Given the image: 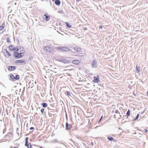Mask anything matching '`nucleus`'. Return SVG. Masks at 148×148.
<instances>
[{"instance_id": "nucleus-63", "label": "nucleus", "mask_w": 148, "mask_h": 148, "mask_svg": "<svg viewBox=\"0 0 148 148\" xmlns=\"http://www.w3.org/2000/svg\"><path fill=\"white\" fill-rule=\"evenodd\" d=\"M53 1H54L55 0H52Z\"/></svg>"}, {"instance_id": "nucleus-30", "label": "nucleus", "mask_w": 148, "mask_h": 148, "mask_svg": "<svg viewBox=\"0 0 148 148\" xmlns=\"http://www.w3.org/2000/svg\"><path fill=\"white\" fill-rule=\"evenodd\" d=\"M25 145L26 146H27V148H32L31 147V145H29V143H27V144H26V143L25 144Z\"/></svg>"}, {"instance_id": "nucleus-47", "label": "nucleus", "mask_w": 148, "mask_h": 148, "mask_svg": "<svg viewBox=\"0 0 148 148\" xmlns=\"http://www.w3.org/2000/svg\"><path fill=\"white\" fill-rule=\"evenodd\" d=\"M144 130L145 131L146 133H147L148 132V130L147 129H145Z\"/></svg>"}, {"instance_id": "nucleus-35", "label": "nucleus", "mask_w": 148, "mask_h": 148, "mask_svg": "<svg viewBox=\"0 0 148 148\" xmlns=\"http://www.w3.org/2000/svg\"><path fill=\"white\" fill-rule=\"evenodd\" d=\"M34 86V84H31V85H29V87H28V88H32Z\"/></svg>"}, {"instance_id": "nucleus-9", "label": "nucleus", "mask_w": 148, "mask_h": 148, "mask_svg": "<svg viewBox=\"0 0 148 148\" xmlns=\"http://www.w3.org/2000/svg\"><path fill=\"white\" fill-rule=\"evenodd\" d=\"M58 50L60 52H64L65 51V47H57Z\"/></svg>"}, {"instance_id": "nucleus-22", "label": "nucleus", "mask_w": 148, "mask_h": 148, "mask_svg": "<svg viewBox=\"0 0 148 148\" xmlns=\"http://www.w3.org/2000/svg\"><path fill=\"white\" fill-rule=\"evenodd\" d=\"M42 107L43 108H46L47 107V104L46 103H42L41 104Z\"/></svg>"}, {"instance_id": "nucleus-31", "label": "nucleus", "mask_w": 148, "mask_h": 148, "mask_svg": "<svg viewBox=\"0 0 148 148\" xmlns=\"http://www.w3.org/2000/svg\"><path fill=\"white\" fill-rule=\"evenodd\" d=\"M139 114L138 113L137 114V116L133 120V121H135L136 120H137L139 118Z\"/></svg>"}, {"instance_id": "nucleus-15", "label": "nucleus", "mask_w": 148, "mask_h": 148, "mask_svg": "<svg viewBox=\"0 0 148 148\" xmlns=\"http://www.w3.org/2000/svg\"><path fill=\"white\" fill-rule=\"evenodd\" d=\"M50 47L48 46H45L43 48V49L49 52L50 51Z\"/></svg>"}, {"instance_id": "nucleus-3", "label": "nucleus", "mask_w": 148, "mask_h": 148, "mask_svg": "<svg viewBox=\"0 0 148 148\" xmlns=\"http://www.w3.org/2000/svg\"><path fill=\"white\" fill-rule=\"evenodd\" d=\"M25 60H17L15 61V62L16 63H21L20 65L23 64L25 65L26 64V62L25 61Z\"/></svg>"}, {"instance_id": "nucleus-57", "label": "nucleus", "mask_w": 148, "mask_h": 148, "mask_svg": "<svg viewBox=\"0 0 148 148\" xmlns=\"http://www.w3.org/2000/svg\"><path fill=\"white\" fill-rule=\"evenodd\" d=\"M99 85H100V86H102V85H103V84H99Z\"/></svg>"}, {"instance_id": "nucleus-40", "label": "nucleus", "mask_w": 148, "mask_h": 148, "mask_svg": "<svg viewBox=\"0 0 148 148\" xmlns=\"http://www.w3.org/2000/svg\"><path fill=\"white\" fill-rule=\"evenodd\" d=\"M58 12H59L60 13H64V12H63V11L62 10H61L58 11Z\"/></svg>"}, {"instance_id": "nucleus-11", "label": "nucleus", "mask_w": 148, "mask_h": 148, "mask_svg": "<svg viewBox=\"0 0 148 148\" xmlns=\"http://www.w3.org/2000/svg\"><path fill=\"white\" fill-rule=\"evenodd\" d=\"M16 67L14 66H10L8 67V70L10 71H13L15 70Z\"/></svg>"}, {"instance_id": "nucleus-27", "label": "nucleus", "mask_w": 148, "mask_h": 148, "mask_svg": "<svg viewBox=\"0 0 148 148\" xmlns=\"http://www.w3.org/2000/svg\"><path fill=\"white\" fill-rule=\"evenodd\" d=\"M65 23L66 24V26L68 28H70L71 27V25L70 23L68 22H66Z\"/></svg>"}, {"instance_id": "nucleus-45", "label": "nucleus", "mask_w": 148, "mask_h": 148, "mask_svg": "<svg viewBox=\"0 0 148 148\" xmlns=\"http://www.w3.org/2000/svg\"><path fill=\"white\" fill-rule=\"evenodd\" d=\"M129 88L130 89H131L132 88V87L131 86L129 85L128 86Z\"/></svg>"}, {"instance_id": "nucleus-24", "label": "nucleus", "mask_w": 148, "mask_h": 148, "mask_svg": "<svg viewBox=\"0 0 148 148\" xmlns=\"http://www.w3.org/2000/svg\"><path fill=\"white\" fill-rule=\"evenodd\" d=\"M60 102L61 103V105L62 106V110H64V109H65V106H64V103L62 101L61 102L60 101Z\"/></svg>"}, {"instance_id": "nucleus-29", "label": "nucleus", "mask_w": 148, "mask_h": 148, "mask_svg": "<svg viewBox=\"0 0 148 148\" xmlns=\"http://www.w3.org/2000/svg\"><path fill=\"white\" fill-rule=\"evenodd\" d=\"M15 79L18 80L19 79L20 77L18 75H16L14 77Z\"/></svg>"}, {"instance_id": "nucleus-34", "label": "nucleus", "mask_w": 148, "mask_h": 148, "mask_svg": "<svg viewBox=\"0 0 148 148\" xmlns=\"http://www.w3.org/2000/svg\"><path fill=\"white\" fill-rule=\"evenodd\" d=\"M10 78L12 79H15L14 76L12 74H11L10 76Z\"/></svg>"}, {"instance_id": "nucleus-21", "label": "nucleus", "mask_w": 148, "mask_h": 148, "mask_svg": "<svg viewBox=\"0 0 148 148\" xmlns=\"http://www.w3.org/2000/svg\"><path fill=\"white\" fill-rule=\"evenodd\" d=\"M5 26V23L4 22L2 25L0 26V31H1L3 29Z\"/></svg>"}, {"instance_id": "nucleus-50", "label": "nucleus", "mask_w": 148, "mask_h": 148, "mask_svg": "<svg viewBox=\"0 0 148 148\" xmlns=\"http://www.w3.org/2000/svg\"><path fill=\"white\" fill-rule=\"evenodd\" d=\"M50 2V5L51 6H52V3H51V1H49Z\"/></svg>"}, {"instance_id": "nucleus-44", "label": "nucleus", "mask_w": 148, "mask_h": 148, "mask_svg": "<svg viewBox=\"0 0 148 148\" xmlns=\"http://www.w3.org/2000/svg\"><path fill=\"white\" fill-rule=\"evenodd\" d=\"M34 129V128L33 127H30L29 128L30 130H33Z\"/></svg>"}, {"instance_id": "nucleus-4", "label": "nucleus", "mask_w": 148, "mask_h": 148, "mask_svg": "<svg viewBox=\"0 0 148 148\" xmlns=\"http://www.w3.org/2000/svg\"><path fill=\"white\" fill-rule=\"evenodd\" d=\"M75 84H75H72L73 88L75 89H77V90H79L80 89H81V88L80 87L81 85H78L77 84Z\"/></svg>"}, {"instance_id": "nucleus-36", "label": "nucleus", "mask_w": 148, "mask_h": 148, "mask_svg": "<svg viewBox=\"0 0 148 148\" xmlns=\"http://www.w3.org/2000/svg\"><path fill=\"white\" fill-rule=\"evenodd\" d=\"M6 41L10 43L11 42L10 39L9 38H8L6 39Z\"/></svg>"}, {"instance_id": "nucleus-23", "label": "nucleus", "mask_w": 148, "mask_h": 148, "mask_svg": "<svg viewBox=\"0 0 148 148\" xmlns=\"http://www.w3.org/2000/svg\"><path fill=\"white\" fill-rule=\"evenodd\" d=\"M74 112H75V116H76L77 114V115H78L80 113V112L77 110H75L74 111Z\"/></svg>"}, {"instance_id": "nucleus-20", "label": "nucleus", "mask_w": 148, "mask_h": 148, "mask_svg": "<svg viewBox=\"0 0 148 148\" xmlns=\"http://www.w3.org/2000/svg\"><path fill=\"white\" fill-rule=\"evenodd\" d=\"M130 109H128V111H127L126 115L124 116L125 117L127 116V118L128 119V117L130 115Z\"/></svg>"}, {"instance_id": "nucleus-54", "label": "nucleus", "mask_w": 148, "mask_h": 148, "mask_svg": "<svg viewBox=\"0 0 148 148\" xmlns=\"http://www.w3.org/2000/svg\"><path fill=\"white\" fill-rule=\"evenodd\" d=\"M146 95H147V96H148V91H147V92Z\"/></svg>"}, {"instance_id": "nucleus-48", "label": "nucleus", "mask_w": 148, "mask_h": 148, "mask_svg": "<svg viewBox=\"0 0 148 148\" xmlns=\"http://www.w3.org/2000/svg\"><path fill=\"white\" fill-rule=\"evenodd\" d=\"M29 84H26V86H27H27H28V87H29Z\"/></svg>"}, {"instance_id": "nucleus-28", "label": "nucleus", "mask_w": 148, "mask_h": 148, "mask_svg": "<svg viewBox=\"0 0 148 148\" xmlns=\"http://www.w3.org/2000/svg\"><path fill=\"white\" fill-rule=\"evenodd\" d=\"M13 46L12 45H10L9 46V49L11 51H13V50L12 49H13Z\"/></svg>"}, {"instance_id": "nucleus-61", "label": "nucleus", "mask_w": 148, "mask_h": 148, "mask_svg": "<svg viewBox=\"0 0 148 148\" xmlns=\"http://www.w3.org/2000/svg\"><path fill=\"white\" fill-rule=\"evenodd\" d=\"M39 148H43L42 147H40Z\"/></svg>"}, {"instance_id": "nucleus-60", "label": "nucleus", "mask_w": 148, "mask_h": 148, "mask_svg": "<svg viewBox=\"0 0 148 148\" xmlns=\"http://www.w3.org/2000/svg\"><path fill=\"white\" fill-rule=\"evenodd\" d=\"M143 113H144V112H141V114H143Z\"/></svg>"}, {"instance_id": "nucleus-46", "label": "nucleus", "mask_w": 148, "mask_h": 148, "mask_svg": "<svg viewBox=\"0 0 148 148\" xmlns=\"http://www.w3.org/2000/svg\"><path fill=\"white\" fill-rule=\"evenodd\" d=\"M65 112L66 113V119L67 120L68 119H67V114H66V111Z\"/></svg>"}, {"instance_id": "nucleus-16", "label": "nucleus", "mask_w": 148, "mask_h": 148, "mask_svg": "<svg viewBox=\"0 0 148 148\" xmlns=\"http://www.w3.org/2000/svg\"><path fill=\"white\" fill-rule=\"evenodd\" d=\"M60 3L61 2L60 0H55V3L56 5H60Z\"/></svg>"}, {"instance_id": "nucleus-14", "label": "nucleus", "mask_w": 148, "mask_h": 148, "mask_svg": "<svg viewBox=\"0 0 148 148\" xmlns=\"http://www.w3.org/2000/svg\"><path fill=\"white\" fill-rule=\"evenodd\" d=\"M12 135V133L11 132L8 133L5 136V138H10Z\"/></svg>"}, {"instance_id": "nucleus-38", "label": "nucleus", "mask_w": 148, "mask_h": 148, "mask_svg": "<svg viewBox=\"0 0 148 148\" xmlns=\"http://www.w3.org/2000/svg\"><path fill=\"white\" fill-rule=\"evenodd\" d=\"M28 138L26 137L25 138V143H26V144H27V143L28 142Z\"/></svg>"}, {"instance_id": "nucleus-13", "label": "nucleus", "mask_w": 148, "mask_h": 148, "mask_svg": "<svg viewBox=\"0 0 148 148\" xmlns=\"http://www.w3.org/2000/svg\"><path fill=\"white\" fill-rule=\"evenodd\" d=\"M94 82H95L98 83V82H99V76H97V77H94Z\"/></svg>"}, {"instance_id": "nucleus-17", "label": "nucleus", "mask_w": 148, "mask_h": 148, "mask_svg": "<svg viewBox=\"0 0 148 148\" xmlns=\"http://www.w3.org/2000/svg\"><path fill=\"white\" fill-rule=\"evenodd\" d=\"M66 95L68 96H70L71 97H72L73 94L71 92L69 91H66Z\"/></svg>"}, {"instance_id": "nucleus-12", "label": "nucleus", "mask_w": 148, "mask_h": 148, "mask_svg": "<svg viewBox=\"0 0 148 148\" xmlns=\"http://www.w3.org/2000/svg\"><path fill=\"white\" fill-rule=\"evenodd\" d=\"M21 49V48L20 47V46H17V47H13V49H12L13 51H16V52H18L19 49Z\"/></svg>"}, {"instance_id": "nucleus-10", "label": "nucleus", "mask_w": 148, "mask_h": 148, "mask_svg": "<svg viewBox=\"0 0 148 148\" xmlns=\"http://www.w3.org/2000/svg\"><path fill=\"white\" fill-rule=\"evenodd\" d=\"M72 63L74 64L78 65L80 63V62L78 60H75L73 61Z\"/></svg>"}, {"instance_id": "nucleus-18", "label": "nucleus", "mask_w": 148, "mask_h": 148, "mask_svg": "<svg viewBox=\"0 0 148 148\" xmlns=\"http://www.w3.org/2000/svg\"><path fill=\"white\" fill-rule=\"evenodd\" d=\"M97 64V62L95 60L93 61L92 63V67L96 66Z\"/></svg>"}, {"instance_id": "nucleus-59", "label": "nucleus", "mask_w": 148, "mask_h": 148, "mask_svg": "<svg viewBox=\"0 0 148 148\" xmlns=\"http://www.w3.org/2000/svg\"><path fill=\"white\" fill-rule=\"evenodd\" d=\"M13 148H18V147H13Z\"/></svg>"}, {"instance_id": "nucleus-6", "label": "nucleus", "mask_w": 148, "mask_h": 148, "mask_svg": "<svg viewBox=\"0 0 148 148\" xmlns=\"http://www.w3.org/2000/svg\"><path fill=\"white\" fill-rule=\"evenodd\" d=\"M74 52H80L82 51V49L79 47H76L73 48Z\"/></svg>"}, {"instance_id": "nucleus-7", "label": "nucleus", "mask_w": 148, "mask_h": 148, "mask_svg": "<svg viewBox=\"0 0 148 148\" xmlns=\"http://www.w3.org/2000/svg\"><path fill=\"white\" fill-rule=\"evenodd\" d=\"M72 126L71 124H68L67 122L66 124V129L67 130H69L71 128Z\"/></svg>"}, {"instance_id": "nucleus-51", "label": "nucleus", "mask_w": 148, "mask_h": 148, "mask_svg": "<svg viewBox=\"0 0 148 148\" xmlns=\"http://www.w3.org/2000/svg\"><path fill=\"white\" fill-rule=\"evenodd\" d=\"M49 114L50 116H51L52 115V114L50 113V112H49Z\"/></svg>"}, {"instance_id": "nucleus-33", "label": "nucleus", "mask_w": 148, "mask_h": 148, "mask_svg": "<svg viewBox=\"0 0 148 148\" xmlns=\"http://www.w3.org/2000/svg\"><path fill=\"white\" fill-rule=\"evenodd\" d=\"M4 50H5L6 51V53L7 54V55L8 56H11V54H10L9 52L6 49H4Z\"/></svg>"}, {"instance_id": "nucleus-39", "label": "nucleus", "mask_w": 148, "mask_h": 148, "mask_svg": "<svg viewBox=\"0 0 148 148\" xmlns=\"http://www.w3.org/2000/svg\"><path fill=\"white\" fill-rule=\"evenodd\" d=\"M103 116H102L101 118H100V119L99 120V121H98V123H99L101 121V120L102 119V118H103Z\"/></svg>"}, {"instance_id": "nucleus-58", "label": "nucleus", "mask_w": 148, "mask_h": 148, "mask_svg": "<svg viewBox=\"0 0 148 148\" xmlns=\"http://www.w3.org/2000/svg\"><path fill=\"white\" fill-rule=\"evenodd\" d=\"M21 48V49H21V50H23V49H22V47H20Z\"/></svg>"}, {"instance_id": "nucleus-25", "label": "nucleus", "mask_w": 148, "mask_h": 148, "mask_svg": "<svg viewBox=\"0 0 148 148\" xmlns=\"http://www.w3.org/2000/svg\"><path fill=\"white\" fill-rule=\"evenodd\" d=\"M22 49H23V50H20V53H21V55H22L23 56L24 55V53L25 52V51H24V49L23 47H22Z\"/></svg>"}, {"instance_id": "nucleus-37", "label": "nucleus", "mask_w": 148, "mask_h": 148, "mask_svg": "<svg viewBox=\"0 0 148 148\" xmlns=\"http://www.w3.org/2000/svg\"><path fill=\"white\" fill-rule=\"evenodd\" d=\"M44 111V108H42L41 109L40 111L42 113V114H43Z\"/></svg>"}, {"instance_id": "nucleus-49", "label": "nucleus", "mask_w": 148, "mask_h": 148, "mask_svg": "<svg viewBox=\"0 0 148 148\" xmlns=\"http://www.w3.org/2000/svg\"><path fill=\"white\" fill-rule=\"evenodd\" d=\"M99 28H100V29H102L103 27H102V26H99Z\"/></svg>"}, {"instance_id": "nucleus-43", "label": "nucleus", "mask_w": 148, "mask_h": 148, "mask_svg": "<svg viewBox=\"0 0 148 148\" xmlns=\"http://www.w3.org/2000/svg\"><path fill=\"white\" fill-rule=\"evenodd\" d=\"M118 112H119V111L118 110H116L115 111V113H116V114H117L118 113Z\"/></svg>"}, {"instance_id": "nucleus-56", "label": "nucleus", "mask_w": 148, "mask_h": 148, "mask_svg": "<svg viewBox=\"0 0 148 148\" xmlns=\"http://www.w3.org/2000/svg\"><path fill=\"white\" fill-rule=\"evenodd\" d=\"M25 87H23V92H24V89H25Z\"/></svg>"}, {"instance_id": "nucleus-8", "label": "nucleus", "mask_w": 148, "mask_h": 148, "mask_svg": "<svg viewBox=\"0 0 148 148\" xmlns=\"http://www.w3.org/2000/svg\"><path fill=\"white\" fill-rule=\"evenodd\" d=\"M44 16L45 17V19L46 21H47L49 20L50 15H49L47 13H45Z\"/></svg>"}, {"instance_id": "nucleus-32", "label": "nucleus", "mask_w": 148, "mask_h": 148, "mask_svg": "<svg viewBox=\"0 0 148 148\" xmlns=\"http://www.w3.org/2000/svg\"><path fill=\"white\" fill-rule=\"evenodd\" d=\"M136 70L137 71L138 73L140 71V67L138 66H136Z\"/></svg>"}, {"instance_id": "nucleus-55", "label": "nucleus", "mask_w": 148, "mask_h": 148, "mask_svg": "<svg viewBox=\"0 0 148 148\" xmlns=\"http://www.w3.org/2000/svg\"><path fill=\"white\" fill-rule=\"evenodd\" d=\"M133 95H134L135 96H136V94H134V92L133 93Z\"/></svg>"}, {"instance_id": "nucleus-42", "label": "nucleus", "mask_w": 148, "mask_h": 148, "mask_svg": "<svg viewBox=\"0 0 148 148\" xmlns=\"http://www.w3.org/2000/svg\"><path fill=\"white\" fill-rule=\"evenodd\" d=\"M61 32H62V33H60L62 35H64V34H65V33L64 32H62V31H61Z\"/></svg>"}, {"instance_id": "nucleus-1", "label": "nucleus", "mask_w": 148, "mask_h": 148, "mask_svg": "<svg viewBox=\"0 0 148 148\" xmlns=\"http://www.w3.org/2000/svg\"><path fill=\"white\" fill-rule=\"evenodd\" d=\"M14 53L13 56H14V58L19 59L23 57L21 53H18V52L14 51Z\"/></svg>"}, {"instance_id": "nucleus-64", "label": "nucleus", "mask_w": 148, "mask_h": 148, "mask_svg": "<svg viewBox=\"0 0 148 148\" xmlns=\"http://www.w3.org/2000/svg\"><path fill=\"white\" fill-rule=\"evenodd\" d=\"M10 148H12V147H11Z\"/></svg>"}, {"instance_id": "nucleus-53", "label": "nucleus", "mask_w": 148, "mask_h": 148, "mask_svg": "<svg viewBox=\"0 0 148 148\" xmlns=\"http://www.w3.org/2000/svg\"><path fill=\"white\" fill-rule=\"evenodd\" d=\"M91 144H92V145H94V143H93V142H92L91 143Z\"/></svg>"}, {"instance_id": "nucleus-19", "label": "nucleus", "mask_w": 148, "mask_h": 148, "mask_svg": "<svg viewBox=\"0 0 148 148\" xmlns=\"http://www.w3.org/2000/svg\"><path fill=\"white\" fill-rule=\"evenodd\" d=\"M50 103H51V105L52 104H53L56 103V101L55 99L54 100H53V99H51V100L49 101Z\"/></svg>"}, {"instance_id": "nucleus-41", "label": "nucleus", "mask_w": 148, "mask_h": 148, "mask_svg": "<svg viewBox=\"0 0 148 148\" xmlns=\"http://www.w3.org/2000/svg\"><path fill=\"white\" fill-rule=\"evenodd\" d=\"M46 94L45 93H43L42 94V93H41V95L42 97H43L44 96H45Z\"/></svg>"}, {"instance_id": "nucleus-52", "label": "nucleus", "mask_w": 148, "mask_h": 148, "mask_svg": "<svg viewBox=\"0 0 148 148\" xmlns=\"http://www.w3.org/2000/svg\"><path fill=\"white\" fill-rule=\"evenodd\" d=\"M59 143H60L62 144H64V143H62V142H59Z\"/></svg>"}, {"instance_id": "nucleus-26", "label": "nucleus", "mask_w": 148, "mask_h": 148, "mask_svg": "<svg viewBox=\"0 0 148 148\" xmlns=\"http://www.w3.org/2000/svg\"><path fill=\"white\" fill-rule=\"evenodd\" d=\"M108 139L110 141H112L114 140V138L112 136H108L107 137Z\"/></svg>"}, {"instance_id": "nucleus-2", "label": "nucleus", "mask_w": 148, "mask_h": 148, "mask_svg": "<svg viewBox=\"0 0 148 148\" xmlns=\"http://www.w3.org/2000/svg\"><path fill=\"white\" fill-rule=\"evenodd\" d=\"M56 60L58 61L65 63V58L63 56H59L56 58Z\"/></svg>"}, {"instance_id": "nucleus-62", "label": "nucleus", "mask_w": 148, "mask_h": 148, "mask_svg": "<svg viewBox=\"0 0 148 148\" xmlns=\"http://www.w3.org/2000/svg\"><path fill=\"white\" fill-rule=\"evenodd\" d=\"M77 1H79V0H76Z\"/></svg>"}, {"instance_id": "nucleus-5", "label": "nucleus", "mask_w": 148, "mask_h": 148, "mask_svg": "<svg viewBox=\"0 0 148 148\" xmlns=\"http://www.w3.org/2000/svg\"><path fill=\"white\" fill-rule=\"evenodd\" d=\"M16 86H17L16 85L14 86H11L9 87V88L10 90H11V91L13 92H14L15 91H16L17 90V89H16Z\"/></svg>"}]
</instances>
